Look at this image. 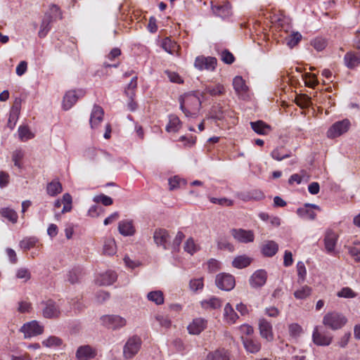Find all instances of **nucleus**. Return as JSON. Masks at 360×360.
<instances>
[{
	"mask_svg": "<svg viewBox=\"0 0 360 360\" xmlns=\"http://www.w3.org/2000/svg\"><path fill=\"white\" fill-rule=\"evenodd\" d=\"M180 109L187 117H196L201 107V101L198 96L193 94H186L179 99Z\"/></svg>",
	"mask_w": 360,
	"mask_h": 360,
	"instance_id": "obj_1",
	"label": "nucleus"
},
{
	"mask_svg": "<svg viewBox=\"0 0 360 360\" xmlns=\"http://www.w3.org/2000/svg\"><path fill=\"white\" fill-rule=\"evenodd\" d=\"M347 322V318L337 311L328 312L323 318V324L333 330L342 328Z\"/></svg>",
	"mask_w": 360,
	"mask_h": 360,
	"instance_id": "obj_2",
	"label": "nucleus"
},
{
	"mask_svg": "<svg viewBox=\"0 0 360 360\" xmlns=\"http://www.w3.org/2000/svg\"><path fill=\"white\" fill-rule=\"evenodd\" d=\"M141 338L134 335L129 337L123 347V357L124 359H131L134 357L141 348Z\"/></svg>",
	"mask_w": 360,
	"mask_h": 360,
	"instance_id": "obj_3",
	"label": "nucleus"
},
{
	"mask_svg": "<svg viewBox=\"0 0 360 360\" xmlns=\"http://www.w3.org/2000/svg\"><path fill=\"white\" fill-rule=\"evenodd\" d=\"M351 123L348 119H344L341 121L335 122L328 130L327 136L330 139L338 137L347 132Z\"/></svg>",
	"mask_w": 360,
	"mask_h": 360,
	"instance_id": "obj_4",
	"label": "nucleus"
},
{
	"mask_svg": "<svg viewBox=\"0 0 360 360\" xmlns=\"http://www.w3.org/2000/svg\"><path fill=\"white\" fill-rule=\"evenodd\" d=\"M101 320L104 326L112 330H118L127 323L126 319L118 315H105Z\"/></svg>",
	"mask_w": 360,
	"mask_h": 360,
	"instance_id": "obj_5",
	"label": "nucleus"
},
{
	"mask_svg": "<svg viewBox=\"0 0 360 360\" xmlns=\"http://www.w3.org/2000/svg\"><path fill=\"white\" fill-rule=\"evenodd\" d=\"M217 63V60L214 57L200 56L196 57L194 66L199 70L213 71L216 68Z\"/></svg>",
	"mask_w": 360,
	"mask_h": 360,
	"instance_id": "obj_6",
	"label": "nucleus"
},
{
	"mask_svg": "<svg viewBox=\"0 0 360 360\" xmlns=\"http://www.w3.org/2000/svg\"><path fill=\"white\" fill-rule=\"evenodd\" d=\"M85 157L90 160L98 162H105L112 160L111 155L106 151L94 148H89L86 150Z\"/></svg>",
	"mask_w": 360,
	"mask_h": 360,
	"instance_id": "obj_7",
	"label": "nucleus"
},
{
	"mask_svg": "<svg viewBox=\"0 0 360 360\" xmlns=\"http://www.w3.org/2000/svg\"><path fill=\"white\" fill-rule=\"evenodd\" d=\"M215 283L219 289L226 291L232 290L236 284L234 277L231 274L225 273L218 274L216 277Z\"/></svg>",
	"mask_w": 360,
	"mask_h": 360,
	"instance_id": "obj_8",
	"label": "nucleus"
},
{
	"mask_svg": "<svg viewBox=\"0 0 360 360\" xmlns=\"http://www.w3.org/2000/svg\"><path fill=\"white\" fill-rule=\"evenodd\" d=\"M20 331L24 333L25 338H28L41 334L44 331V327L39 325L37 321H32L25 323L21 327Z\"/></svg>",
	"mask_w": 360,
	"mask_h": 360,
	"instance_id": "obj_9",
	"label": "nucleus"
},
{
	"mask_svg": "<svg viewBox=\"0 0 360 360\" xmlns=\"http://www.w3.org/2000/svg\"><path fill=\"white\" fill-rule=\"evenodd\" d=\"M96 355V349L89 345L79 346L75 353V356L77 360H91L94 359Z\"/></svg>",
	"mask_w": 360,
	"mask_h": 360,
	"instance_id": "obj_10",
	"label": "nucleus"
},
{
	"mask_svg": "<svg viewBox=\"0 0 360 360\" xmlns=\"http://www.w3.org/2000/svg\"><path fill=\"white\" fill-rule=\"evenodd\" d=\"M314 344L319 346H328L333 340V335L328 332L319 331L318 327H315L312 334Z\"/></svg>",
	"mask_w": 360,
	"mask_h": 360,
	"instance_id": "obj_11",
	"label": "nucleus"
},
{
	"mask_svg": "<svg viewBox=\"0 0 360 360\" xmlns=\"http://www.w3.org/2000/svg\"><path fill=\"white\" fill-rule=\"evenodd\" d=\"M231 235L238 242L248 243L253 242L255 235L252 231L243 229H233L231 230Z\"/></svg>",
	"mask_w": 360,
	"mask_h": 360,
	"instance_id": "obj_12",
	"label": "nucleus"
},
{
	"mask_svg": "<svg viewBox=\"0 0 360 360\" xmlns=\"http://www.w3.org/2000/svg\"><path fill=\"white\" fill-rule=\"evenodd\" d=\"M259 330L261 337L268 342L274 340V333L272 325L265 319H260L259 320Z\"/></svg>",
	"mask_w": 360,
	"mask_h": 360,
	"instance_id": "obj_13",
	"label": "nucleus"
},
{
	"mask_svg": "<svg viewBox=\"0 0 360 360\" xmlns=\"http://www.w3.org/2000/svg\"><path fill=\"white\" fill-rule=\"evenodd\" d=\"M267 274L263 269L257 270L249 279L250 285L253 288L262 287L266 282Z\"/></svg>",
	"mask_w": 360,
	"mask_h": 360,
	"instance_id": "obj_14",
	"label": "nucleus"
},
{
	"mask_svg": "<svg viewBox=\"0 0 360 360\" xmlns=\"http://www.w3.org/2000/svg\"><path fill=\"white\" fill-rule=\"evenodd\" d=\"M241 339L247 352L255 354L261 349V343L258 340L248 336H242Z\"/></svg>",
	"mask_w": 360,
	"mask_h": 360,
	"instance_id": "obj_15",
	"label": "nucleus"
},
{
	"mask_svg": "<svg viewBox=\"0 0 360 360\" xmlns=\"http://www.w3.org/2000/svg\"><path fill=\"white\" fill-rule=\"evenodd\" d=\"M207 327V321L202 318H196L188 326L187 329L190 334L199 335Z\"/></svg>",
	"mask_w": 360,
	"mask_h": 360,
	"instance_id": "obj_16",
	"label": "nucleus"
},
{
	"mask_svg": "<svg viewBox=\"0 0 360 360\" xmlns=\"http://www.w3.org/2000/svg\"><path fill=\"white\" fill-rule=\"evenodd\" d=\"M169 238L168 231L164 229H158L153 233V240L158 246H162L165 250L168 249L167 241Z\"/></svg>",
	"mask_w": 360,
	"mask_h": 360,
	"instance_id": "obj_17",
	"label": "nucleus"
},
{
	"mask_svg": "<svg viewBox=\"0 0 360 360\" xmlns=\"http://www.w3.org/2000/svg\"><path fill=\"white\" fill-rule=\"evenodd\" d=\"M312 209L321 210L320 207L316 205L306 204L304 207L297 209V213L300 217L302 218L313 220L316 218V214Z\"/></svg>",
	"mask_w": 360,
	"mask_h": 360,
	"instance_id": "obj_18",
	"label": "nucleus"
},
{
	"mask_svg": "<svg viewBox=\"0 0 360 360\" xmlns=\"http://www.w3.org/2000/svg\"><path fill=\"white\" fill-rule=\"evenodd\" d=\"M104 111L103 108L98 105H95L92 109L90 116V125L92 129L98 127L101 121L103 120Z\"/></svg>",
	"mask_w": 360,
	"mask_h": 360,
	"instance_id": "obj_19",
	"label": "nucleus"
},
{
	"mask_svg": "<svg viewBox=\"0 0 360 360\" xmlns=\"http://www.w3.org/2000/svg\"><path fill=\"white\" fill-rule=\"evenodd\" d=\"M44 308L43 309V316L47 319L56 318L60 314V310L56 304L52 301L49 300L44 304Z\"/></svg>",
	"mask_w": 360,
	"mask_h": 360,
	"instance_id": "obj_20",
	"label": "nucleus"
},
{
	"mask_svg": "<svg viewBox=\"0 0 360 360\" xmlns=\"http://www.w3.org/2000/svg\"><path fill=\"white\" fill-rule=\"evenodd\" d=\"M117 277V274L115 271L108 270L105 273L100 274L96 278V282L100 285H110L116 281Z\"/></svg>",
	"mask_w": 360,
	"mask_h": 360,
	"instance_id": "obj_21",
	"label": "nucleus"
},
{
	"mask_svg": "<svg viewBox=\"0 0 360 360\" xmlns=\"http://www.w3.org/2000/svg\"><path fill=\"white\" fill-rule=\"evenodd\" d=\"M79 94L75 91H70L65 94L63 98V107L64 110L70 109L73 105L77 101L79 96L82 95V91H79Z\"/></svg>",
	"mask_w": 360,
	"mask_h": 360,
	"instance_id": "obj_22",
	"label": "nucleus"
},
{
	"mask_svg": "<svg viewBox=\"0 0 360 360\" xmlns=\"http://www.w3.org/2000/svg\"><path fill=\"white\" fill-rule=\"evenodd\" d=\"M338 235L332 231H328L326 233L324 238V245L325 248L328 253H331L335 250L338 242Z\"/></svg>",
	"mask_w": 360,
	"mask_h": 360,
	"instance_id": "obj_23",
	"label": "nucleus"
},
{
	"mask_svg": "<svg viewBox=\"0 0 360 360\" xmlns=\"http://www.w3.org/2000/svg\"><path fill=\"white\" fill-rule=\"evenodd\" d=\"M345 65L349 69H354L360 65V51L347 52L344 56Z\"/></svg>",
	"mask_w": 360,
	"mask_h": 360,
	"instance_id": "obj_24",
	"label": "nucleus"
},
{
	"mask_svg": "<svg viewBox=\"0 0 360 360\" xmlns=\"http://www.w3.org/2000/svg\"><path fill=\"white\" fill-rule=\"evenodd\" d=\"M118 230L124 236H131L135 233V228L131 220H122L119 222Z\"/></svg>",
	"mask_w": 360,
	"mask_h": 360,
	"instance_id": "obj_25",
	"label": "nucleus"
},
{
	"mask_svg": "<svg viewBox=\"0 0 360 360\" xmlns=\"http://www.w3.org/2000/svg\"><path fill=\"white\" fill-rule=\"evenodd\" d=\"M230 354L224 348H219L216 350L209 352L205 360H229Z\"/></svg>",
	"mask_w": 360,
	"mask_h": 360,
	"instance_id": "obj_26",
	"label": "nucleus"
},
{
	"mask_svg": "<svg viewBox=\"0 0 360 360\" xmlns=\"http://www.w3.org/2000/svg\"><path fill=\"white\" fill-rule=\"evenodd\" d=\"M250 126L252 130L259 135H266L271 130V127L262 120L251 122Z\"/></svg>",
	"mask_w": 360,
	"mask_h": 360,
	"instance_id": "obj_27",
	"label": "nucleus"
},
{
	"mask_svg": "<svg viewBox=\"0 0 360 360\" xmlns=\"http://www.w3.org/2000/svg\"><path fill=\"white\" fill-rule=\"evenodd\" d=\"M212 8L215 15L222 18L229 17L231 13V6L229 3L222 5H214Z\"/></svg>",
	"mask_w": 360,
	"mask_h": 360,
	"instance_id": "obj_28",
	"label": "nucleus"
},
{
	"mask_svg": "<svg viewBox=\"0 0 360 360\" xmlns=\"http://www.w3.org/2000/svg\"><path fill=\"white\" fill-rule=\"evenodd\" d=\"M116 250L117 247L114 238H106L103 242V254L111 256L116 253Z\"/></svg>",
	"mask_w": 360,
	"mask_h": 360,
	"instance_id": "obj_29",
	"label": "nucleus"
},
{
	"mask_svg": "<svg viewBox=\"0 0 360 360\" xmlns=\"http://www.w3.org/2000/svg\"><path fill=\"white\" fill-rule=\"evenodd\" d=\"M278 250V245L274 241L270 240L265 243L262 248V252L266 257H273L276 254Z\"/></svg>",
	"mask_w": 360,
	"mask_h": 360,
	"instance_id": "obj_30",
	"label": "nucleus"
},
{
	"mask_svg": "<svg viewBox=\"0 0 360 360\" xmlns=\"http://www.w3.org/2000/svg\"><path fill=\"white\" fill-rule=\"evenodd\" d=\"M53 21L51 15L45 14L39 31V37L43 38L46 36L51 30L50 24Z\"/></svg>",
	"mask_w": 360,
	"mask_h": 360,
	"instance_id": "obj_31",
	"label": "nucleus"
},
{
	"mask_svg": "<svg viewBox=\"0 0 360 360\" xmlns=\"http://www.w3.org/2000/svg\"><path fill=\"white\" fill-rule=\"evenodd\" d=\"M224 316L229 323H234L238 319V316L229 303H227L224 309Z\"/></svg>",
	"mask_w": 360,
	"mask_h": 360,
	"instance_id": "obj_32",
	"label": "nucleus"
},
{
	"mask_svg": "<svg viewBox=\"0 0 360 360\" xmlns=\"http://www.w3.org/2000/svg\"><path fill=\"white\" fill-rule=\"evenodd\" d=\"M285 149L283 146L277 147L272 150L271 156L277 161H281L292 156L290 152H285Z\"/></svg>",
	"mask_w": 360,
	"mask_h": 360,
	"instance_id": "obj_33",
	"label": "nucleus"
},
{
	"mask_svg": "<svg viewBox=\"0 0 360 360\" xmlns=\"http://www.w3.org/2000/svg\"><path fill=\"white\" fill-rule=\"evenodd\" d=\"M63 191L61 184L56 179L53 180L47 184L46 192L50 196H56Z\"/></svg>",
	"mask_w": 360,
	"mask_h": 360,
	"instance_id": "obj_34",
	"label": "nucleus"
},
{
	"mask_svg": "<svg viewBox=\"0 0 360 360\" xmlns=\"http://www.w3.org/2000/svg\"><path fill=\"white\" fill-rule=\"evenodd\" d=\"M181 121L179 118L174 115L169 117V122L166 126V131L168 132H176L180 128Z\"/></svg>",
	"mask_w": 360,
	"mask_h": 360,
	"instance_id": "obj_35",
	"label": "nucleus"
},
{
	"mask_svg": "<svg viewBox=\"0 0 360 360\" xmlns=\"http://www.w3.org/2000/svg\"><path fill=\"white\" fill-rule=\"evenodd\" d=\"M252 259L246 255L236 257L232 262V265L237 269H243L249 266Z\"/></svg>",
	"mask_w": 360,
	"mask_h": 360,
	"instance_id": "obj_36",
	"label": "nucleus"
},
{
	"mask_svg": "<svg viewBox=\"0 0 360 360\" xmlns=\"http://www.w3.org/2000/svg\"><path fill=\"white\" fill-rule=\"evenodd\" d=\"M233 86L238 94H243L248 90L245 81L241 77L237 76L233 79Z\"/></svg>",
	"mask_w": 360,
	"mask_h": 360,
	"instance_id": "obj_37",
	"label": "nucleus"
},
{
	"mask_svg": "<svg viewBox=\"0 0 360 360\" xmlns=\"http://www.w3.org/2000/svg\"><path fill=\"white\" fill-rule=\"evenodd\" d=\"M147 298L149 301L160 305L164 303V295L160 290H154L148 293Z\"/></svg>",
	"mask_w": 360,
	"mask_h": 360,
	"instance_id": "obj_38",
	"label": "nucleus"
},
{
	"mask_svg": "<svg viewBox=\"0 0 360 360\" xmlns=\"http://www.w3.org/2000/svg\"><path fill=\"white\" fill-rule=\"evenodd\" d=\"M20 114V109L19 107L14 104L11 110L8 122V127L11 129H13L16 122L18 118V115Z\"/></svg>",
	"mask_w": 360,
	"mask_h": 360,
	"instance_id": "obj_39",
	"label": "nucleus"
},
{
	"mask_svg": "<svg viewBox=\"0 0 360 360\" xmlns=\"http://www.w3.org/2000/svg\"><path fill=\"white\" fill-rule=\"evenodd\" d=\"M162 49L170 54H174L178 48L176 43L172 41L170 38L167 37L163 39L162 42Z\"/></svg>",
	"mask_w": 360,
	"mask_h": 360,
	"instance_id": "obj_40",
	"label": "nucleus"
},
{
	"mask_svg": "<svg viewBox=\"0 0 360 360\" xmlns=\"http://www.w3.org/2000/svg\"><path fill=\"white\" fill-rule=\"evenodd\" d=\"M204 94H209L211 96H218L224 93V87L220 84H217L214 86L209 85L205 86Z\"/></svg>",
	"mask_w": 360,
	"mask_h": 360,
	"instance_id": "obj_41",
	"label": "nucleus"
},
{
	"mask_svg": "<svg viewBox=\"0 0 360 360\" xmlns=\"http://www.w3.org/2000/svg\"><path fill=\"white\" fill-rule=\"evenodd\" d=\"M201 305L205 309H218L221 306V301L220 299L212 297L208 300H203L201 302Z\"/></svg>",
	"mask_w": 360,
	"mask_h": 360,
	"instance_id": "obj_42",
	"label": "nucleus"
},
{
	"mask_svg": "<svg viewBox=\"0 0 360 360\" xmlns=\"http://www.w3.org/2000/svg\"><path fill=\"white\" fill-rule=\"evenodd\" d=\"M311 288L308 285H303L294 292V296L297 300H304L309 297Z\"/></svg>",
	"mask_w": 360,
	"mask_h": 360,
	"instance_id": "obj_43",
	"label": "nucleus"
},
{
	"mask_svg": "<svg viewBox=\"0 0 360 360\" xmlns=\"http://www.w3.org/2000/svg\"><path fill=\"white\" fill-rule=\"evenodd\" d=\"M19 139L22 141H26L34 138V134L30 131L27 126H20L18 128Z\"/></svg>",
	"mask_w": 360,
	"mask_h": 360,
	"instance_id": "obj_44",
	"label": "nucleus"
},
{
	"mask_svg": "<svg viewBox=\"0 0 360 360\" xmlns=\"http://www.w3.org/2000/svg\"><path fill=\"white\" fill-rule=\"evenodd\" d=\"M25 156L24 152L21 149L15 150L13 151L12 155V160L14 163V166L18 169L22 168V160Z\"/></svg>",
	"mask_w": 360,
	"mask_h": 360,
	"instance_id": "obj_45",
	"label": "nucleus"
},
{
	"mask_svg": "<svg viewBox=\"0 0 360 360\" xmlns=\"http://www.w3.org/2000/svg\"><path fill=\"white\" fill-rule=\"evenodd\" d=\"M301 39H302V34L300 32H292L288 37H286V39H285L286 44L290 48L292 49L294 46H295L300 41Z\"/></svg>",
	"mask_w": 360,
	"mask_h": 360,
	"instance_id": "obj_46",
	"label": "nucleus"
},
{
	"mask_svg": "<svg viewBox=\"0 0 360 360\" xmlns=\"http://www.w3.org/2000/svg\"><path fill=\"white\" fill-rule=\"evenodd\" d=\"M1 214L3 217L7 219L13 224L16 223L18 221V214L12 209L4 208L1 210Z\"/></svg>",
	"mask_w": 360,
	"mask_h": 360,
	"instance_id": "obj_47",
	"label": "nucleus"
},
{
	"mask_svg": "<svg viewBox=\"0 0 360 360\" xmlns=\"http://www.w3.org/2000/svg\"><path fill=\"white\" fill-rule=\"evenodd\" d=\"M137 79L138 77L136 76L134 77L125 89V94L129 99H132L135 96V89L137 87Z\"/></svg>",
	"mask_w": 360,
	"mask_h": 360,
	"instance_id": "obj_48",
	"label": "nucleus"
},
{
	"mask_svg": "<svg viewBox=\"0 0 360 360\" xmlns=\"http://www.w3.org/2000/svg\"><path fill=\"white\" fill-rule=\"evenodd\" d=\"M212 117L217 120H222L225 117V111L223 108L219 105H214L211 110Z\"/></svg>",
	"mask_w": 360,
	"mask_h": 360,
	"instance_id": "obj_49",
	"label": "nucleus"
},
{
	"mask_svg": "<svg viewBox=\"0 0 360 360\" xmlns=\"http://www.w3.org/2000/svg\"><path fill=\"white\" fill-rule=\"evenodd\" d=\"M61 344L62 340L56 336H50L42 342V345L46 347H55Z\"/></svg>",
	"mask_w": 360,
	"mask_h": 360,
	"instance_id": "obj_50",
	"label": "nucleus"
},
{
	"mask_svg": "<svg viewBox=\"0 0 360 360\" xmlns=\"http://www.w3.org/2000/svg\"><path fill=\"white\" fill-rule=\"evenodd\" d=\"M61 201L63 204V207L61 211V213L70 212L72 210V196L69 193H65L63 195V199L61 200Z\"/></svg>",
	"mask_w": 360,
	"mask_h": 360,
	"instance_id": "obj_51",
	"label": "nucleus"
},
{
	"mask_svg": "<svg viewBox=\"0 0 360 360\" xmlns=\"http://www.w3.org/2000/svg\"><path fill=\"white\" fill-rule=\"evenodd\" d=\"M297 271L298 276V283H302L305 281L307 270L304 264L302 262H298L297 264Z\"/></svg>",
	"mask_w": 360,
	"mask_h": 360,
	"instance_id": "obj_52",
	"label": "nucleus"
},
{
	"mask_svg": "<svg viewBox=\"0 0 360 360\" xmlns=\"http://www.w3.org/2000/svg\"><path fill=\"white\" fill-rule=\"evenodd\" d=\"M199 250V247L192 238L187 239L184 245V250L191 255H193Z\"/></svg>",
	"mask_w": 360,
	"mask_h": 360,
	"instance_id": "obj_53",
	"label": "nucleus"
},
{
	"mask_svg": "<svg viewBox=\"0 0 360 360\" xmlns=\"http://www.w3.org/2000/svg\"><path fill=\"white\" fill-rule=\"evenodd\" d=\"M93 201L96 203H101L102 205L105 206H109L113 203L112 199L104 194H100L98 195H96L93 198Z\"/></svg>",
	"mask_w": 360,
	"mask_h": 360,
	"instance_id": "obj_54",
	"label": "nucleus"
},
{
	"mask_svg": "<svg viewBox=\"0 0 360 360\" xmlns=\"http://www.w3.org/2000/svg\"><path fill=\"white\" fill-rule=\"evenodd\" d=\"M289 335L292 338H298L302 332V327L297 323H291L288 326Z\"/></svg>",
	"mask_w": 360,
	"mask_h": 360,
	"instance_id": "obj_55",
	"label": "nucleus"
},
{
	"mask_svg": "<svg viewBox=\"0 0 360 360\" xmlns=\"http://www.w3.org/2000/svg\"><path fill=\"white\" fill-rule=\"evenodd\" d=\"M203 278H193L190 281L189 287L192 291L197 292L201 290L203 288Z\"/></svg>",
	"mask_w": 360,
	"mask_h": 360,
	"instance_id": "obj_56",
	"label": "nucleus"
},
{
	"mask_svg": "<svg viewBox=\"0 0 360 360\" xmlns=\"http://www.w3.org/2000/svg\"><path fill=\"white\" fill-rule=\"evenodd\" d=\"M210 201L214 204L226 207H231L233 205V201L226 198H217L211 197L210 198Z\"/></svg>",
	"mask_w": 360,
	"mask_h": 360,
	"instance_id": "obj_57",
	"label": "nucleus"
},
{
	"mask_svg": "<svg viewBox=\"0 0 360 360\" xmlns=\"http://www.w3.org/2000/svg\"><path fill=\"white\" fill-rule=\"evenodd\" d=\"M82 271L79 268H75L69 271L68 274V280L71 283H77L81 276Z\"/></svg>",
	"mask_w": 360,
	"mask_h": 360,
	"instance_id": "obj_58",
	"label": "nucleus"
},
{
	"mask_svg": "<svg viewBox=\"0 0 360 360\" xmlns=\"http://www.w3.org/2000/svg\"><path fill=\"white\" fill-rule=\"evenodd\" d=\"M37 242V240L35 238H29L23 239L20 243V248L23 249L24 250H28L30 248L35 246L36 243Z\"/></svg>",
	"mask_w": 360,
	"mask_h": 360,
	"instance_id": "obj_59",
	"label": "nucleus"
},
{
	"mask_svg": "<svg viewBox=\"0 0 360 360\" xmlns=\"http://www.w3.org/2000/svg\"><path fill=\"white\" fill-rule=\"evenodd\" d=\"M349 252L356 262L360 261V242L354 243V245L349 248Z\"/></svg>",
	"mask_w": 360,
	"mask_h": 360,
	"instance_id": "obj_60",
	"label": "nucleus"
},
{
	"mask_svg": "<svg viewBox=\"0 0 360 360\" xmlns=\"http://www.w3.org/2000/svg\"><path fill=\"white\" fill-rule=\"evenodd\" d=\"M326 41L322 38H316L311 41V45L318 51L323 50L326 46Z\"/></svg>",
	"mask_w": 360,
	"mask_h": 360,
	"instance_id": "obj_61",
	"label": "nucleus"
},
{
	"mask_svg": "<svg viewBox=\"0 0 360 360\" xmlns=\"http://www.w3.org/2000/svg\"><path fill=\"white\" fill-rule=\"evenodd\" d=\"M185 236L181 231H178L175 238L173 240L172 243V249L173 251H178L179 249V246L184 238Z\"/></svg>",
	"mask_w": 360,
	"mask_h": 360,
	"instance_id": "obj_62",
	"label": "nucleus"
},
{
	"mask_svg": "<svg viewBox=\"0 0 360 360\" xmlns=\"http://www.w3.org/2000/svg\"><path fill=\"white\" fill-rule=\"evenodd\" d=\"M310 100V98L307 95H302L295 99L297 105L301 108L309 106L311 102Z\"/></svg>",
	"mask_w": 360,
	"mask_h": 360,
	"instance_id": "obj_63",
	"label": "nucleus"
},
{
	"mask_svg": "<svg viewBox=\"0 0 360 360\" xmlns=\"http://www.w3.org/2000/svg\"><path fill=\"white\" fill-rule=\"evenodd\" d=\"M46 14L51 15L53 20L57 18L60 19L62 18L60 8L56 5H51L49 8V11Z\"/></svg>",
	"mask_w": 360,
	"mask_h": 360,
	"instance_id": "obj_64",
	"label": "nucleus"
}]
</instances>
